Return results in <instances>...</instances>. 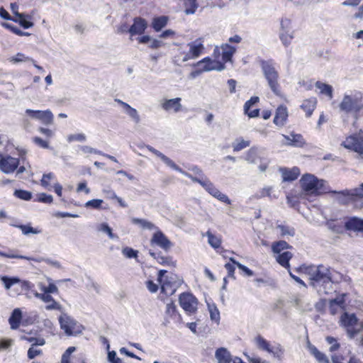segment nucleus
<instances>
[{
	"mask_svg": "<svg viewBox=\"0 0 363 363\" xmlns=\"http://www.w3.org/2000/svg\"><path fill=\"white\" fill-rule=\"evenodd\" d=\"M26 113L31 118L40 120L45 125H50L53 122V114L50 110L34 111L27 109Z\"/></svg>",
	"mask_w": 363,
	"mask_h": 363,
	"instance_id": "dca6fc26",
	"label": "nucleus"
},
{
	"mask_svg": "<svg viewBox=\"0 0 363 363\" xmlns=\"http://www.w3.org/2000/svg\"><path fill=\"white\" fill-rule=\"evenodd\" d=\"M258 158V150L257 147H252L248 150L245 155V160L249 162L254 163Z\"/></svg>",
	"mask_w": 363,
	"mask_h": 363,
	"instance_id": "de8ad7c7",
	"label": "nucleus"
},
{
	"mask_svg": "<svg viewBox=\"0 0 363 363\" xmlns=\"http://www.w3.org/2000/svg\"><path fill=\"white\" fill-rule=\"evenodd\" d=\"M132 223L135 225H140L143 229L155 230L152 234L150 240V245L152 247H158L164 252H169L173 246V243L168 238V237L154 223L152 222L142 218H133Z\"/></svg>",
	"mask_w": 363,
	"mask_h": 363,
	"instance_id": "f03ea898",
	"label": "nucleus"
},
{
	"mask_svg": "<svg viewBox=\"0 0 363 363\" xmlns=\"http://www.w3.org/2000/svg\"><path fill=\"white\" fill-rule=\"evenodd\" d=\"M316 88L320 90V94L327 96L330 99L333 97V89L331 85L318 81L315 84Z\"/></svg>",
	"mask_w": 363,
	"mask_h": 363,
	"instance_id": "e433bc0d",
	"label": "nucleus"
},
{
	"mask_svg": "<svg viewBox=\"0 0 363 363\" xmlns=\"http://www.w3.org/2000/svg\"><path fill=\"white\" fill-rule=\"evenodd\" d=\"M231 262H233V263L238 267L239 269H240L242 272H244L245 275L247 277H251L254 275L253 271H252L250 269L247 267L246 266L242 264L239 262L235 260L233 258H230V259Z\"/></svg>",
	"mask_w": 363,
	"mask_h": 363,
	"instance_id": "864d4df0",
	"label": "nucleus"
},
{
	"mask_svg": "<svg viewBox=\"0 0 363 363\" xmlns=\"http://www.w3.org/2000/svg\"><path fill=\"white\" fill-rule=\"evenodd\" d=\"M13 195L21 200L23 201H30L32 199V193L29 191L23 190V189H16L15 190Z\"/></svg>",
	"mask_w": 363,
	"mask_h": 363,
	"instance_id": "49530a36",
	"label": "nucleus"
},
{
	"mask_svg": "<svg viewBox=\"0 0 363 363\" xmlns=\"http://www.w3.org/2000/svg\"><path fill=\"white\" fill-rule=\"evenodd\" d=\"M181 98H175L172 99H164L162 103V108L166 111L179 112L182 109Z\"/></svg>",
	"mask_w": 363,
	"mask_h": 363,
	"instance_id": "cd10ccee",
	"label": "nucleus"
},
{
	"mask_svg": "<svg viewBox=\"0 0 363 363\" xmlns=\"http://www.w3.org/2000/svg\"><path fill=\"white\" fill-rule=\"evenodd\" d=\"M33 143L38 145L40 147L44 148V149H49V143L46 140H43L40 137H34L33 138Z\"/></svg>",
	"mask_w": 363,
	"mask_h": 363,
	"instance_id": "0e129e2a",
	"label": "nucleus"
},
{
	"mask_svg": "<svg viewBox=\"0 0 363 363\" xmlns=\"http://www.w3.org/2000/svg\"><path fill=\"white\" fill-rule=\"evenodd\" d=\"M35 297L38 298L39 299L42 300L45 303H48V304L46 305L45 308L48 311L51 310H61V306L59 303H57L50 294H35Z\"/></svg>",
	"mask_w": 363,
	"mask_h": 363,
	"instance_id": "393cba45",
	"label": "nucleus"
},
{
	"mask_svg": "<svg viewBox=\"0 0 363 363\" xmlns=\"http://www.w3.org/2000/svg\"><path fill=\"white\" fill-rule=\"evenodd\" d=\"M215 59L212 60L209 57H205L198 62L204 71H210L213 69L223 70L225 68L223 63Z\"/></svg>",
	"mask_w": 363,
	"mask_h": 363,
	"instance_id": "412c9836",
	"label": "nucleus"
},
{
	"mask_svg": "<svg viewBox=\"0 0 363 363\" xmlns=\"http://www.w3.org/2000/svg\"><path fill=\"white\" fill-rule=\"evenodd\" d=\"M250 145L251 141L250 140L245 139L242 137H238L235 139L234 142L231 145V147L233 152H236L250 147Z\"/></svg>",
	"mask_w": 363,
	"mask_h": 363,
	"instance_id": "473e14b6",
	"label": "nucleus"
},
{
	"mask_svg": "<svg viewBox=\"0 0 363 363\" xmlns=\"http://www.w3.org/2000/svg\"><path fill=\"white\" fill-rule=\"evenodd\" d=\"M318 100L315 97L304 99L300 106L301 110L305 112L306 117L310 118L316 108Z\"/></svg>",
	"mask_w": 363,
	"mask_h": 363,
	"instance_id": "a878e982",
	"label": "nucleus"
},
{
	"mask_svg": "<svg viewBox=\"0 0 363 363\" xmlns=\"http://www.w3.org/2000/svg\"><path fill=\"white\" fill-rule=\"evenodd\" d=\"M80 150L84 154H87V155H91V154L100 155V153H101L100 151L95 150L89 146H86V145L81 146Z\"/></svg>",
	"mask_w": 363,
	"mask_h": 363,
	"instance_id": "774afa93",
	"label": "nucleus"
},
{
	"mask_svg": "<svg viewBox=\"0 0 363 363\" xmlns=\"http://www.w3.org/2000/svg\"><path fill=\"white\" fill-rule=\"evenodd\" d=\"M183 5L184 8V13L186 15L195 13L199 8V3L197 0H184Z\"/></svg>",
	"mask_w": 363,
	"mask_h": 363,
	"instance_id": "4c0bfd02",
	"label": "nucleus"
},
{
	"mask_svg": "<svg viewBox=\"0 0 363 363\" xmlns=\"http://www.w3.org/2000/svg\"><path fill=\"white\" fill-rule=\"evenodd\" d=\"M300 182L303 190L306 192H311L315 195L326 193L324 180L318 179L313 174H306L303 175Z\"/></svg>",
	"mask_w": 363,
	"mask_h": 363,
	"instance_id": "39448f33",
	"label": "nucleus"
},
{
	"mask_svg": "<svg viewBox=\"0 0 363 363\" xmlns=\"http://www.w3.org/2000/svg\"><path fill=\"white\" fill-rule=\"evenodd\" d=\"M67 140L69 142H74V141L84 142L86 140V136L84 133L72 134L68 136Z\"/></svg>",
	"mask_w": 363,
	"mask_h": 363,
	"instance_id": "e2e57ef3",
	"label": "nucleus"
},
{
	"mask_svg": "<svg viewBox=\"0 0 363 363\" xmlns=\"http://www.w3.org/2000/svg\"><path fill=\"white\" fill-rule=\"evenodd\" d=\"M179 302L180 306L186 314L192 315L197 312L199 301L191 293H182L179 296Z\"/></svg>",
	"mask_w": 363,
	"mask_h": 363,
	"instance_id": "0eeeda50",
	"label": "nucleus"
},
{
	"mask_svg": "<svg viewBox=\"0 0 363 363\" xmlns=\"http://www.w3.org/2000/svg\"><path fill=\"white\" fill-rule=\"evenodd\" d=\"M342 145L346 149L358 153L359 155H363L362 137L357 136L356 135H349L345 138V140L343 141Z\"/></svg>",
	"mask_w": 363,
	"mask_h": 363,
	"instance_id": "9b49d317",
	"label": "nucleus"
},
{
	"mask_svg": "<svg viewBox=\"0 0 363 363\" xmlns=\"http://www.w3.org/2000/svg\"><path fill=\"white\" fill-rule=\"evenodd\" d=\"M104 203L102 199H92L88 201L85 203V207L91 208L93 209H100L101 208V205Z\"/></svg>",
	"mask_w": 363,
	"mask_h": 363,
	"instance_id": "4d7b16f0",
	"label": "nucleus"
},
{
	"mask_svg": "<svg viewBox=\"0 0 363 363\" xmlns=\"http://www.w3.org/2000/svg\"><path fill=\"white\" fill-rule=\"evenodd\" d=\"M165 312L166 314L172 318H177L179 320L182 319L181 315L179 313L177 306L172 301L167 304Z\"/></svg>",
	"mask_w": 363,
	"mask_h": 363,
	"instance_id": "37998d69",
	"label": "nucleus"
},
{
	"mask_svg": "<svg viewBox=\"0 0 363 363\" xmlns=\"http://www.w3.org/2000/svg\"><path fill=\"white\" fill-rule=\"evenodd\" d=\"M33 16L30 14L14 12V19L13 21L18 23L24 29L32 28L34 26Z\"/></svg>",
	"mask_w": 363,
	"mask_h": 363,
	"instance_id": "5701e85b",
	"label": "nucleus"
},
{
	"mask_svg": "<svg viewBox=\"0 0 363 363\" xmlns=\"http://www.w3.org/2000/svg\"><path fill=\"white\" fill-rule=\"evenodd\" d=\"M101 230L108 234V237L111 239L115 238L116 236L113 233L112 229L108 226V225L106 223H103L100 225Z\"/></svg>",
	"mask_w": 363,
	"mask_h": 363,
	"instance_id": "338daca9",
	"label": "nucleus"
},
{
	"mask_svg": "<svg viewBox=\"0 0 363 363\" xmlns=\"http://www.w3.org/2000/svg\"><path fill=\"white\" fill-rule=\"evenodd\" d=\"M167 273V270L160 269L158 272L157 281L160 285L161 292L168 295L172 294L175 290L173 288V283L168 280L167 277H164V274Z\"/></svg>",
	"mask_w": 363,
	"mask_h": 363,
	"instance_id": "6ab92c4d",
	"label": "nucleus"
},
{
	"mask_svg": "<svg viewBox=\"0 0 363 363\" xmlns=\"http://www.w3.org/2000/svg\"><path fill=\"white\" fill-rule=\"evenodd\" d=\"M148 253L158 264L162 266L170 268H174L177 266V261L172 256H164L161 252H157L153 249H150Z\"/></svg>",
	"mask_w": 363,
	"mask_h": 363,
	"instance_id": "4468645a",
	"label": "nucleus"
},
{
	"mask_svg": "<svg viewBox=\"0 0 363 363\" xmlns=\"http://www.w3.org/2000/svg\"><path fill=\"white\" fill-rule=\"evenodd\" d=\"M147 27L145 19L141 17H135L133 18V23L129 28V33L131 37L135 35H142Z\"/></svg>",
	"mask_w": 363,
	"mask_h": 363,
	"instance_id": "4be33fe9",
	"label": "nucleus"
},
{
	"mask_svg": "<svg viewBox=\"0 0 363 363\" xmlns=\"http://www.w3.org/2000/svg\"><path fill=\"white\" fill-rule=\"evenodd\" d=\"M344 279V276L343 274H342L341 273H340L339 272L333 269H331V268H328V283H335V284H338L340 282H341L342 280Z\"/></svg>",
	"mask_w": 363,
	"mask_h": 363,
	"instance_id": "a19ab883",
	"label": "nucleus"
},
{
	"mask_svg": "<svg viewBox=\"0 0 363 363\" xmlns=\"http://www.w3.org/2000/svg\"><path fill=\"white\" fill-rule=\"evenodd\" d=\"M289 118V111L288 108L284 104H280L277 106L275 110L274 117L273 123L274 125L279 127L284 126Z\"/></svg>",
	"mask_w": 363,
	"mask_h": 363,
	"instance_id": "a211bd4d",
	"label": "nucleus"
},
{
	"mask_svg": "<svg viewBox=\"0 0 363 363\" xmlns=\"http://www.w3.org/2000/svg\"><path fill=\"white\" fill-rule=\"evenodd\" d=\"M290 23L291 21L287 18L282 19L281 21V28L283 31L279 34V38L285 47H288L294 39L293 34L289 33L286 30H285V28H287Z\"/></svg>",
	"mask_w": 363,
	"mask_h": 363,
	"instance_id": "b1692460",
	"label": "nucleus"
},
{
	"mask_svg": "<svg viewBox=\"0 0 363 363\" xmlns=\"http://www.w3.org/2000/svg\"><path fill=\"white\" fill-rule=\"evenodd\" d=\"M147 150L149 151H150L151 152H152L154 155H155L157 157H160L163 162H166V163H168L169 162H170V160L169 158H168L166 155H164V154H162L161 152H160L159 150L155 149L154 147H152V146H150L148 145L147 147Z\"/></svg>",
	"mask_w": 363,
	"mask_h": 363,
	"instance_id": "bf43d9fd",
	"label": "nucleus"
},
{
	"mask_svg": "<svg viewBox=\"0 0 363 363\" xmlns=\"http://www.w3.org/2000/svg\"><path fill=\"white\" fill-rule=\"evenodd\" d=\"M208 310L210 313V318L213 321L216 323L220 320V313L215 304L208 305Z\"/></svg>",
	"mask_w": 363,
	"mask_h": 363,
	"instance_id": "8fccbe9b",
	"label": "nucleus"
},
{
	"mask_svg": "<svg viewBox=\"0 0 363 363\" xmlns=\"http://www.w3.org/2000/svg\"><path fill=\"white\" fill-rule=\"evenodd\" d=\"M288 145L297 147H303L306 145V140L303 135L299 133L291 132L289 135H284Z\"/></svg>",
	"mask_w": 363,
	"mask_h": 363,
	"instance_id": "c756f323",
	"label": "nucleus"
},
{
	"mask_svg": "<svg viewBox=\"0 0 363 363\" xmlns=\"http://www.w3.org/2000/svg\"><path fill=\"white\" fill-rule=\"evenodd\" d=\"M1 26L8 29L9 30H10L11 32H12L13 33L18 35V36H29L30 35V33H28V32H24V31H22L21 29H19L18 28L10 24V23H1Z\"/></svg>",
	"mask_w": 363,
	"mask_h": 363,
	"instance_id": "a18cd8bd",
	"label": "nucleus"
},
{
	"mask_svg": "<svg viewBox=\"0 0 363 363\" xmlns=\"http://www.w3.org/2000/svg\"><path fill=\"white\" fill-rule=\"evenodd\" d=\"M271 248L272 252L276 255L275 259L277 263L289 271L291 269L289 262L293 257V254L289 251L281 252L285 250L292 249V246L285 240H279L272 242Z\"/></svg>",
	"mask_w": 363,
	"mask_h": 363,
	"instance_id": "7ed1b4c3",
	"label": "nucleus"
},
{
	"mask_svg": "<svg viewBox=\"0 0 363 363\" xmlns=\"http://www.w3.org/2000/svg\"><path fill=\"white\" fill-rule=\"evenodd\" d=\"M284 182H293L300 175V169L297 167L292 168L282 167L280 169Z\"/></svg>",
	"mask_w": 363,
	"mask_h": 363,
	"instance_id": "bb28decb",
	"label": "nucleus"
},
{
	"mask_svg": "<svg viewBox=\"0 0 363 363\" xmlns=\"http://www.w3.org/2000/svg\"><path fill=\"white\" fill-rule=\"evenodd\" d=\"M236 52V48L233 45H230L228 43H223L220 48L216 47L213 50V56L215 59H218L221 55L222 63L225 65V63L231 62L233 55Z\"/></svg>",
	"mask_w": 363,
	"mask_h": 363,
	"instance_id": "9d476101",
	"label": "nucleus"
},
{
	"mask_svg": "<svg viewBox=\"0 0 363 363\" xmlns=\"http://www.w3.org/2000/svg\"><path fill=\"white\" fill-rule=\"evenodd\" d=\"M22 313L21 310L19 308L14 309L9 320L11 329L15 330L19 328Z\"/></svg>",
	"mask_w": 363,
	"mask_h": 363,
	"instance_id": "f704fd0d",
	"label": "nucleus"
},
{
	"mask_svg": "<svg viewBox=\"0 0 363 363\" xmlns=\"http://www.w3.org/2000/svg\"><path fill=\"white\" fill-rule=\"evenodd\" d=\"M351 196L354 197L355 202L362 200L363 199V183H362L359 187L350 189Z\"/></svg>",
	"mask_w": 363,
	"mask_h": 363,
	"instance_id": "09e8293b",
	"label": "nucleus"
},
{
	"mask_svg": "<svg viewBox=\"0 0 363 363\" xmlns=\"http://www.w3.org/2000/svg\"><path fill=\"white\" fill-rule=\"evenodd\" d=\"M206 236L208 237V244L216 251H218L220 249H223L222 239L220 236L215 235L211 233V230H208L206 233Z\"/></svg>",
	"mask_w": 363,
	"mask_h": 363,
	"instance_id": "72a5a7b5",
	"label": "nucleus"
},
{
	"mask_svg": "<svg viewBox=\"0 0 363 363\" xmlns=\"http://www.w3.org/2000/svg\"><path fill=\"white\" fill-rule=\"evenodd\" d=\"M357 323L358 318L354 313L344 312L340 318V325L346 328L347 335L351 338H353L359 332V330L354 328Z\"/></svg>",
	"mask_w": 363,
	"mask_h": 363,
	"instance_id": "6e6552de",
	"label": "nucleus"
},
{
	"mask_svg": "<svg viewBox=\"0 0 363 363\" xmlns=\"http://www.w3.org/2000/svg\"><path fill=\"white\" fill-rule=\"evenodd\" d=\"M123 255L129 259L131 258H138V251L134 250L130 247H125L122 250Z\"/></svg>",
	"mask_w": 363,
	"mask_h": 363,
	"instance_id": "603ef678",
	"label": "nucleus"
},
{
	"mask_svg": "<svg viewBox=\"0 0 363 363\" xmlns=\"http://www.w3.org/2000/svg\"><path fill=\"white\" fill-rule=\"evenodd\" d=\"M1 280L4 283L6 289H9L13 285L16 284H21V286L24 284V282H22L18 277H9L6 276H3L1 277Z\"/></svg>",
	"mask_w": 363,
	"mask_h": 363,
	"instance_id": "79ce46f5",
	"label": "nucleus"
},
{
	"mask_svg": "<svg viewBox=\"0 0 363 363\" xmlns=\"http://www.w3.org/2000/svg\"><path fill=\"white\" fill-rule=\"evenodd\" d=\"M326 341L329 344L332 345V346L330 347V352L336 351L340 347V344L337 342V340L335 337H332V336H328L326 337Z\"/></svg>",
	"mask_w": 363,
	"mask_h": 363,
	"instance_id": "680f3d73",
	"label": "nucleus"
},
{
	"mask_svg": "<svg viewBox=\"0 0 363 363\" xmlns=\"http://www.w3.org/2000/svg\"><path fill=\"white\" fill-rule=\"evenodd\" d=\"M18 158L0 154V169L5 174L13 173L18 167Z\"/></svg>",
	"mask_w": 363,
	"mask_h": 363,
	"instance_id": "f8f14e48",
	"label": "nucleus"
},
{
	"mask_svg": "<svg viewBox=\"0 0 363 363\" xmlns=\"http://www.w3.org/2000/svg\"><path fill=\"white\" fill-rule=\"evenodd\" d=\"M60 323L61 328L65 331L67 335H72L73 334V325L74 323L69 318H60Z\"/></svg>",
	"mask_w": 363,
	"mask_h": 363,
	"instance_id": "ea45409f",
	"label": "nucleus"
},
{
	"mask_svg": "<svg viewBox=\"0 0 363 363\" xmlns=\"http://www.w3.org/2000/svg\"><path fill=\"white\" fill-rule=\"evenodd\" d=\"M345 228L354 232H363V219L351 217L345 223Z\"/></svg>",
	"mask_w": 363,
	"mask_h": 363,
	"instance_id": "c85d7f7f",
	"label": "nucleus"
},
{
	"mask_svg": "<svg viewBox=\"0 0 363 363\" xmlns=\"http://www.w3.org/2000/svg\"><path fill=\"white\" fill-rule=\"evenodd\" d=\"M261 67L272 91L277 96H281V89L279 82V76L273 64L269 61H262Z\"/></svg>",
	"mask_w": 363,
	"mask_h": 363,
	"instance_id": "20e7f679",
	"label": "nucleus"
},
{
	"mask_svg": "<svg viewBox=\"0 0 363 363\" xmlns=\"http://www.w3.org/2000/svg\"><path fill=\"white\" fill-rule=\"evenodd\" d=\"M259 101V98L258 96H252L249 100H247L244 104V113L249 118H256L259 115V108H253V106L257 104Z\"/></svg>",
	"mask_w": 363,
	"mask_h": 363,
	"instance_id": "aec40b11",
	"label": "nucleus"
},
{
	"mask_svg": "<svg viewBox=\"0 0 363 363\" xmlns=\"http://www.w3.org/2000/svg\"><path fill=\"white\" fill-rule=\"evenodd\" d=\"M169 21V18L166 16L155 17L152 21V27L155 31L159 32L164 28Z\"/></svg>",
	"mask_w": 363,
	"mask_h": 363,
	"instance_id": "c9c22d12",
	"label": "nucleus"
},
{
	"mask_svg": "<svg viewBox=\"0 0 363 363\" xmlns=\"http://www.w3.org/2000/svg\"><path fill=\"white\" fill-rule=\"evenodd\" d=\"M311 354L316 359L319 363H330L327 356L318 350V349L312 345L309 347Z\"/></svg>",
	"mask_w": 363,
	"mask_h": 363,
	"instance_id": "58836bf2",
	"label": "nucleus"
},
{
	"mask_svg": "<svg viewBox=\"0 0 363 363\" xmlns=\"http://www.w3.org/2000/svg\"><path fill=\"white\" fill-rule=\"evenodd\" d=\"M189 47V52L185 55L183 61H187L191 59H195L199 57L204 50V46L201 38L188 44Z\"/></svg>",
	"mask_w": 363,
	"mask_h": 363,
	"instance_id": "2eb2a0df",
	"label": "nucleus"
},
{
	"mask_svg": "<svg viewBox=\"0 0 363 363\" xmlns=\"http://www.w3.org/2000/svg\"><path fill=\"white\" fill-rule=\"evenodd\" d=\"M339 106L342 111L346 113H352L356 117H357L360 111L363 109L361 98L352 96L350 95H345Z\"/></svg>",
	"mask_w": 363,
	"mask_h": 363,
	"instance_id": "423d86ee",
	"label": "nucleus"
},
{
	"mask_svg": "<svg viewBox=\"0 0 363 363\" xmlns=\"http://www.w3.org/2000/svg\"><path fill=\"white\" fill-rule=\"evenodd\" d=\"M108 361L110 363H123L122 359L117 357L115 351H109L108 352Z\"/></svg>",
	"mask_w": 363,
	"mask_h": 363,
	"instance_id": "69168bd1",
	"label": "nucleus"
},
{
	"mask_svg": "<svg viewBox=\"0 0 363 363\" xmlns=\"http://www.w3.org/2000/svg\"><path fill=\"white\" fill-rule=\"evenodd\" d=\"M346 296V294H342L340 296L329 301L328 309L330 315H335L339 313L340 311L345 310Z\"/></svg>",
	"mask_w": 363,
	"mask_h": 363,
	"instance_id": "f3484780",
	"label": "nucleus"
},
{
	"mask_svg": "<svg viewBox=\"0 0 363 363\" xmlns=\"http://www.w3.org/2000/svg\"><path fill=\"white\" fill-rule=\"evenodd\" d=\"M17 227L21 230L22 233L24 235H28L30 233L38 234L40 232V230H38L37 228H34L29 225H22L21 224V225H17Z\"/></svg>",
	"mask_w": 363,
	"mask_h": 363,
	"instance_id": "3c124183",
	"label": "nucleus"
},
{
	"mask_svg": "<svg viewBox=\"0 0 363 363\" xmlns=\"http://www.w3.org/2000/svg\"><path fill=\"white\" fill-rule=\"evenodd\" d=\"M313 266H312V265L308 266V265L303 264H301V266H299L298 267L296 268L295 271L299 274H308L311 277V273H313Z\"/></svg>",
	"mask_w": 363,
	"mask_h": 363,
	"instance_id": "13d9d810",
	"label": "nucleus"
},
{
	"mask_svg": "<svg viewBox=\"0 0 363 363\" xmlns=\"http://www.w3.org/2000/svg\"><path fill=\"white\" fill-rule=\"evenodd\" d=\"M328 268L322 264L318 267L313 266V273H311L310 280L311 284L314 286L328 284Z\"/></svg>",
	"mask_w": 363,
	"mask_h": 363,
	"instance_id": "1a4fd4ad",
	"label": "nucleus"
},
{
	"mask_svg": "<svg viewBox=\"0 0 363 363\" xmlns=\"http://www.w3.org/2000/svg\"><path fill=\"white\" fill-rule=\"evenodd\" d=\"M333 194H337L338 202L342 205H349L355 202L354 197L351 196L350 190H344L341 191H333Z\"/></svg>",
	"mask_w": 363,
	"mask_h": 363,
	"instance_id": "7c9ffc66",
	"label": "nucleus"
},
{
	"mask_svg": "<svg viewBox=\"0 0 363 363\" xmlns=\"http://www.w3.org/2000/svg\"><path fill=\"white\" fill-rule=\"evenodd\" d=\"M36 201L40 203L50 204L53 201V198L50 194L40 193L38 194Z\"/></svg>",
	"mask_w": 363,
	"mask_h": 363,
	"instance_id": "5fc2aeb1",
	"label": "nucleus"
},
{
	"mask_svg": "<svg viewBox=\"0 0 363 363\" xmlns=\"http://www.w3.org/2000/svg\"><path fill=\"white\" fill-rule=\"evenodd\" d=\"M218 363H230L232 359L230 352L225 347H220L216 350L215 353Z\"/></svg>",
	"mask_w": 363,
	"mask_h": 363,
	"instance_id": "2f4dec72",
	"label": "nucleus"
},
{
	"mask_svg": "<svg viewBox=\"0 0 363 363\" xmlns=\"http://www.w3.org/2000/svg\"><path fill=\"white\" fill-rule=\"evenodd\" d=\"M255 342L259 350L272 353L274 357L280 358L283 354V350L280 347H277L274 350L273 347H271L270 343L261 335H257L255 337Z\"/></svg>",
	"mask_w": 363,
	"mask_h": 363,
	"instance_id": "ddd939ff",
	"label": "nucleus"
},
{
	"mask_svg": "<svg viewBox=\"0 0 363 363\" xmlns=\"http://www.w3.org/2000/svg\"><path fill=\"white\" fill-rule=\"evenodd\" d=\"M190 171L192 174L183 172V174L192 182L199 184L208 193L219 200L220 201L230 205L231 201L227 195L222 193L218 189L215 185L205 176L202 169L198 166H193Z\"/></svg>",
	"mask_w": 363,
	"mask_h": 363,
	"instance_id": "f257e3e1",
	"label": "nucleus"
},
{
	"mask_svg": "<svg viewBox=\"0 0 363 363\" xmlns=\"http://www.w3.org/2000/svg\"><path fill=\"white\" fill-rule=\"evenodd\" d=\"M41 291H43L42 294H56L58 292V288L57 286L54 284H49L48 286H42L40 288Z\"/></svg>",
	"mask_w": 363,
	"mask_h": 363,
	"instance_id": "6e6d98bb",
	"label": "nucleus"
},
{
	"mask_svg": "<svg viewBox=\"0 0 363 363\" xmlns=\"http://www.w3.org/2000/svg\"><path fill=\"white\" fill-rule=\"evenodd\" d=\"M55 179V174L52 172L44 174L40 180V184L45 189L50 191L52 189L51 182Z\"/></svg>",
	"mask_w": 363,
	"mask_h": 363,
	"instance_id": "c03bdc74",
	"label": "nucleus"
},
{
	"mask_svg": "<svg viewBox=\"0 0 363 363\" xmlns=\"http://www.w3.org/2000/svg\"><path fill=\"white\" fill-rule=\"evenodd\" d=\"M43 354V351L42 350H40V349H37V348H35L33 345L32 347H30L28 350V353H27V356H28V358L29 359H34L35 357L38 356V355H40Z\"/></svg>",
	"mask_w": 363,
	"mask_h": 363,
	"instance_id": "052dcab7",
	"label": "nucleus"
}]
</instances>
